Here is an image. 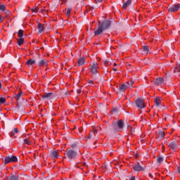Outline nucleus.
<instances>
[{
	"label": "nucleus",
	"mask_w": 180,
	"mask_h": 180,
	"mask_svg": "<svg viewBox=\"0 0 180 180\" xmlns=\"http://www.w3.org/2000/svg\"><path fill=\"white\" fill-rule=\"evenodd\" d=\"M112 127L114 131H122L123 127H124V122H123V120H120L117 122H113L112 123Z\"/></svg>",
	"instance_id": "1"
},
{
	"label": "nucleus",
	"mask_w": 180,
	"mask_h": 180,
	"mask_svg": "<svg viewBox=\"0 0 180 180\" xmlns=\"http://www.w3.org/2000/svg\"><path fill=\"white\" fill-rule=\"evenodd\" d=\"M98 25L101 29H103V30H108V29H109L112 25V22L109 20H105L102 22L99 21Z\"/></svg>",
	"instance_id": "2"
},
{
	"label": "nucleus",
	"mask_w": 180,
	"mask_h": 180,
	"mask_svg": "<svg viewBox=\"0 0 180 180\" xmlns=\"http://www.w3.org/2000/svg\"><path fill=\"white\" fill-rule=\"evenodd\" d=\"M11 162H18V158L15 155L13 156H6L4 158V165L9 164Z\"/></svg>",
	"instance_id": "3"
},
{
	"label": "nucleus",
	"mask_w": 180,
	"mask_h": 180,
	"mask_svg": "<svg viewBox=\"0 0 180 180\" xmlns=\"http://www.w3.org/2000/svg\"><path fill=\"white\" fill-rule=\"evenodd\" d=\"M66 155L69 160H75V158H77V152L69 149L66 150Z\"/></svg>",
	"instance_id": "4"
},
{
	"label": "nucleus",
	"mask_w": 180,
	"mask_h": 180,
	"mask_svg": "<svg viewBox=\"0 0 180 180\" xmlns=\"http://www.w3.org/2000/svg\"><path fill=\"white\" fill-rule=\"evenodd\" d=\"M135 103L137 108H139V109H144V108H146V104H144V101L141 98H138L136 101Z\"/></svg>",
	"instance_id": "5"
},
{
	"label": "nucleus",
	"mask_w": 180,
	"mask_h": 180,
	"mask_svg": "<svg viewBox=\"0 0 180 180\" xmlns=\"http://www.w3.org/2000/svg\"><path fill=\"white\" fill-rule=\"evenodd\" d=\"M54 98V94L53 93H44L41 96L42 99H47L48 101H50V99H53Z\"/></svg>",
	"instance_id": "6"
},
{
	"label": "nucleus",
	"mask_w": 180,
	"mask_h": 180,
	"mask_svg": "<svg viewBox=\"0 0 180 180\" xmlns=\"http://www.w3.org/2000/svg\"><path fill=\"white\" fill-rule=\"evenodd\" d=\"M134 171L139 172V171H144L145 168L144 167L141 166L140 165V162H138L134 165Z\"/></svg>",
	"instance_id": "7"
},
{
	"label": "nucleus",
	"mask_w": 180,
	"mask_h": 180,
	"mask_svg": "<svg viewBox=\"0 0 180 180\" xmlns=\"http://www.w3.org/2000/svg\"><path fill=\"white\" fill-rule=\"evenodd\" d=\"M180 9V4H174L169 8V12H176V11H179Z\"/></svg>",
	"instance_id": "8"
},
{
	"label": "nucleus",
	"mask_w": 180,
	"mask_h": 180,
	"mask_svg": "<svg viewBox=\"0 0 180 180\" xmlns=\"http://www.w3.org/2000/svg\"><path fill=\"white\" fill-rule=\"evenodd\" d=\"M167 146L172 150H176L178 148V144L175 141L167 143Z\"/></svg>",
	"instance_id": "9"
},
{
	"label": "nucleus",
	"mask_w": 180,
	"mask_h": 180,
	"mask_svg": "<svg viewBox=\"0 0 180 180\" xmlns=\"http://www.w3.org/2000/svg\"><path fill=\"white\" fill-rule=\"evenodd\" d=\"M154 84L155 85H162L164 84V78L162 77H158L155 79Z\"/></svg>",
	"instance_id": "10"
},
{
	"label": "nucleus",
	"mask_w": 180,
	"mask_h": 180,
	"mask_svg": "<svg viewBox=\"0 0 180 180\" xmlns=\"http://www.w3.org/2000/svg\"><path fill=\"white\" fill-rule=\"evenodd\" d=\"M104 30L98 25V29L94 31V36H99L103 33Z\"/></svg>",
	"instance_id": "11"
},
{
	"label": "nucleus",
	"mask_w": 180,
	"mask_h": 180,
	"mask_svg": "<svg viewBox=\"0 0 180 180\" xmlns=\"http://www.w3.org/2000/svg\"><path fill=\"white\" fill-rule=\"evenodd\" d=\"M37 65H39V66L41 65V67H45V66L48 65L47 60L41 59V60H39L38 62Z\"/></svg>",
	"instance_id": "12"
},
{
	"label": "nucleus",
	"mask_w": 180,
	"mask_h": 180,
	"mask_svg": "<svg viewBox=\"0 0 180 180\" xmlns=\"http://www.w3.org/2000/svg\"><path fill=\"white\" fill-rule=\"evenodd\" d=\"M51 158H52L53 160H56L57 158H58V153L57 152V150H53L51 153Z\"/></svg>",
	"instance_id": "13"
},
{
	"label": "nucleus",
	"mask_w": 180,
	"mask_h": 180,
	"mask_svg": "<svg viewBox=\"0 0 180 180\" xmlns=\"http://www.w3.org/2000/svg\"><path fill=\"white\" fill-rule=\"evenodd\" d=\"M131 5V0H127L125 3L123 4L122 9H127L128 6Z\"/></svg>",
	"instance_id": "14"
},
{
	"label": "nucleus",
	"mask_w": 180,
	"mask_h": 180,
	"mask_svg": "<svg viewBox=\"0 0 180 180\" xmlns=\"http://www.w3.org/2000/svg\"><path fill=\"white\" fill-rule=\"evenodd\" d=\"M18 133H19V130L18 129V128H14L10 133H9V136L11 137H13V136H15V134H18Z\"/></svg>",
	"instance_id": "15"
},
{
	"label": "nucleus",
	"mask_w": 180,
	"mask_h": 180,
	"mask_svg": "<svg viewBox=\"0 0 180 180\" xmlns=\"http://www.w3.org/2000/svg\"><path fill=\"white\" fill-rule=\"evenodd\" d=\"M38 30L39 33H43V32H44V27L43 26V24L40 22L38 23Z\"/></svg>",
	"instance_id": "16"
},
{
	"label": "nucleus",
	"mask_w": 180,
	"mask_h": 180,
	"mask_svg": "<svg viewBox=\"0 0 180 180\" xmlns=\"http://www.w3.org/2000/svg\"><path fill=\"white\" fill-rule=\"evenodd\" d=\"M125 89H127V85L122 84L119 87V91L120 92H124Z\"/></svg>",
	"instance_id": "17"
},
{
	"label": "nucleus",
	"mask_w": 180,
	"mask_h": 180,
	"mask_svg": "<svg viewBox=\"0 0 180 180\" xmlns=\"http://www.w3.org/2000/svg\"><path fill=\"white\" fill-rule=\"evenodd\" d=\"M96 131H98V130L96 129H94V131H91L90 133V134L88 136L87 139H92V137H95V136H96L95 133H96Z\"/></svg>",
	"instance_id": "18"
},
{
	"label": "nucleus",
	"mask_w": 180,
	"mask_h": 180,
	"mask_svg": "<svg viewBox=\"0 0 180 180\" xmlns=\"http://www.w3.org/2000/svg\"><path fill=\"white\" fill-rule=\"evenodd\" d=\"M85 64V58H80L78 60V65H84Z\"/></svg>",
	"instance_id": "19"
},
{
	"label": "nucleus",
	"mask_w": 180,
	"mask_h": 180,
	"mask_svg": "<svg viewBox=\"0 0 180 180\" xmlns=\"http://www.w3.org/2000/svg\"><path fill=\"white\" fill-rule=\"evenodd\" d=\"M155 103L156 106H160V105H161V98H160V97H156L155 98Z\"/></svg>",
	"instance_id": "20"
},
{
	"label": "nucleus",
	"mask_w": 180,
	"mask_h": 180,
	"mask_svg": "<svg viewBox=\"0 0 180 180\" xmlns=\"http://www.w3.org/2000/svg\"><path fill=\"white\" fill-rule=\"evenodd\" d=\"M33 64H36V60L29 59L27 61V65H33Z\"/></svg>",
	"instance_id": "21"
},
{
	"label": "nucleus",
	"mask_w": 180,
	"mask_h": 180,
	"mask_svg": "<svg viewBox=\"0 0 180 180\" xmlns=\"http://www.w3.org/2000/svg\"><path fill=\"white\" fill-rule=\"evenodd\" d=\"M22 94L23 92H22V90H20V92L18 94H16V96H15V99H16L17 101H19L20 98H22Z\"/></svg>",
	"instance_id": "22"
},
{
	"label": "nucleus",
	"mask_w": 180,
	"mask_h": 180,
	"mask_svg": "<svg viewBox=\"0 0 180 180\" xmlns=\"http://www.w3.org/2000/svg\"><path fill=\"white\" fill-rule=\"evenodd\" d=\"M162 161H164V158L162 157L161 155H158V158H157V162L158 164H162Z\"/></svg>",
	"instance_id": "23"
},
{
	"label": "nucleus",
	"mask_w": 180,
	"mask_h": 180,
	"mask_svg": "<svg viewBox=\"0 0 180 180\" xmlns=\"http://www.w3.org/2000/svg\"><path fill=\"white\" fill-rule=\"evenodd\" d=\"M17 41H18L17 43L18 46H22V44L25 43V39L23 38L17 39Z\"/></svg>",
	"instance_id": "24"
},
{
	"label": "nucleus",
	"mask_w": 180,
	"mask_h": 180,
	"mask_svg": "<svg viewBox=\"0 0 180 180\" xmlns=\"http://www.w3.org/2000/svg\"><path fill=\"white\" fill-rule=\"evenodd\" d=\"M6 11V6L0 3V11L5 12Z\"/></svg>",
	"instance_id": "25"
},
{
	"label": "nucleus",
	"mask_w": 180,
	"mask_h": 180,
	"mask_svg": "<svg viewBox=\"0 0 180 180\" xmlns=\"http://www.w3.org/2000/svg\"><path fill=\"white\" fill-rule=\"evenodd\" d=\"M23 33H24V31L23 30H18V36L20 39L22 38L23 37Z\"/></svg>",
	"instance_id": "26"
},
{
	"label": "nucleus",
	"mask_w": 180,
	"mask_h": 180,
	"mask_svg": "<svg viewBox=\"0 0 180 180\" xmlns=\"http://www.w3.org/2000/svg\"><path fill=\"white\" fill-rule=\"evenodd\" d=\"M143 50L146 52V54H148V51H150L148 46H143Z\"/></svg>",
	"instance_id": "27"
},
{
	"label": "nucleus",
	"mask_w": 180,
	"mask_h": 180,
	"mask_svg": "<svg viewBox=\"0 0 180 180\" xmlns=\"http://www.w3.org/2000/svg\"><path fill=\"white\" fill-rule=\"evenodd\" d=\"M6 103V99L4 97L0 98V105H4V103Z\"/></svg>",
	"instance_id": "28"
},
{
	"label": "nucleus",
	"mask_w": 180,
	"mask_h": 180,
	"mask_svg": "<svg viewBox=\"0 0 180 180\" xmlns=\"http://www.w3.org/2000/svg\"><path fill=\"white\" fill-rule=\"evenodd\" d=\"M10 180H18L19 179L16 176V175L11 174L9 176Z\"/></svg>",
	"instance_id": "29"
},
{
	"label": "nucleus",
	"mask_w": 180,
	"mask_h": 180,
	"mask_svg": "<svg viewBox=\"0 0 180 180\" xmlns=\"http://www.w3.org/2000/svg\"><path fill=\"white\" fill-rule=\"evenodd\" d=\"M174 72H180V64H179L174 70Z\"/></svg>",
	"instance_id": "30"
},
{
	"label": "nucleus",
	"mask_w": 180,
	"mask_h": 180,
	"mask_svg": "<svg viewBox=\"0 0 180 180\" xmlns=\"http://www.w3.org/2000/svg\"><path fill=\"white\" fill-rule=\"evenodd\" d=\"M165 133H164L163 131H160L158 133V137L160 139H162L163 137H165Z\"/></svg>",
	"instance_id": "31"
},
{
	"label": "nucleus",
	"mask_w": 180,
	"mask_h": 180,
	"mask_svg": "<svg viewBox=\"0 0 180 180\" xmlns=\"http://www.w3.org/2000/svg\"><path fill=\"white\" fill-rule=\"evenodd\" d=\"M24 144H27L28 146H30L32 144V141H29L27 139H24Z\"/></svg>",
	"instance_id": "32"
},
{
	"label": "nucleus",
	"mask_w": 180,
	"mask_h": 180,
	"mask_svg": "<svg viewBox=\"0 0 180 180\" xmlns=\"http://www.w3.org/2000/svg\"><path fill=\"white\" fill-rule=\"evenodd\" d=\"M91 71L92 74H94V75L98 74V70H96L95 68H91Z\"/></svg>",
	"instance_id": "33"
},
{
	"label": "nucleus",
	"mask_w": 180,
	"mask_h": 180,
	"mask_svg": "<svg viewBox=\"0 0 180 180\" xmlns=\"http://www.w3.org/2000/svg\"><path fill=\"white\" fill-rule=\"evenodd\" d=\"M71 11H72L71 8H68L67 13H66L67 16H70V15H71Z\"/></svg>",
	"instance_id": "34"
},
{
	"label": "nucleus",
	"mask_w": 180,
	"mask_h": 180,
	"mask_svg": "<svg viewBox=\"0 0 180 180\" xmlns=\"http://www.w3.org/2000/svg\"><path fill=\"white\" fill-rule=\"evenodd\" d=\"M91 68H94V69L98 68V63H93L91 65Z\"/></svg>",
	"instance_id": "35"
},
{
	"label": "nucleus",
	"mask_w": 180,
	"mask_h": 180,
	"mask_svg": "<svg viewBox=\"0 0 180 180\" xmlns=\"http://www.w3.org/2000/svg\"><path fill=\"white\" fill-rule=\"evenodd\" d=\"M31 11H32V12H34V13H37V12H39V10L38 9H37V8H32L31 9Z\"/></svg>",
	"instance_id": "36"
},
{
	"label": "nucleus",
	"mask_w": 180,
	"mask_h": 180,
	"mask_svg": "<svg viewBox=\"0 0 180 180\" xmlns=\"http://www.w3.org/2000/svg\"><path fill=\"white\" fill-rule=\"evenodd\" d=\"M71 147H72V148H75V147H77V143H72L71 144Z\"/></svg>",
	"instance_id": "37"
},
{
	"label": "nucleus",
	"mask_w": 180,
	"mask_h": 180,
	"mask_svg": "<svg viewBox=\"0 0 180 180\" xmlns=\"http://www.w3.org/2000/svg\"><path fill=\"white\" fill-rule=\"evenodd\" d=\"M4 12H5L6 15H9V14L11 13V11H10L6 10V11H4Z\"/></svg>",
	"instance_id": "38"
},
{
	"label": "nucleus",
	"mask_w": 180,
	"mask_h": 180,
	"mask_svg": "<svg viewBox=\"0 0 180 180\" xmlns=\"http://www.w3.org/2000/svg\"><path fill=\"white\" fill-rule=\"evenodd\" d=\"M133 84H134V81L131 80L130 82L129 83V85H130L131 86H133Z\"/></svg>",
	"instance_id": "39"
},
{
	"label": "nucleus",
	"mask_w": 180,
	"mask_h": 180,
	"mask_svg": "<svg viewBox=\"0 0 180 180\" xmlns=\"http://www.w3.org/2000/svg\"><path fill=\"white\" fill-rule=\"evenodd\" d=\"M129 128V130H131V133H134V130H133V127H128V129Z\"/></svg>",
	"instance_id": "40"
},
{
	"label": "nucleus",
	"mask_w": 180,
	"mask_h": 180,
	"mask_svg": "<svg viewBox=\"0 0 180 180\" xmlns=\"http://www.w3.org/2000/svg\"><path fill=\"white\" fill-rule=\"evenodd\" d=\"M104 64H105V65H108V64H109V60H105L104 61Z\"/></svg>",
	"instance_id": "41"
},
{
	"label": "nucleus",
	"mask_w": 180,
	"mask_h": 180,
	"mask_svg": "<svg viewBox=\"0 0 180 180\" xmlns=\"http://www.w3.org/2000/svg\"><path fill=\"white\" fill-rule=\"evenodd\" d=\"M129 180H136V176H132Z\"/></svg>",
	"instance_id": "42"
},
{
	"label": "nucleus",
	"mask_w": 180,
	"mask_h": 180,
	"mask_svg": "<svg viewBox=\"0 0 180 180\" xmlns=\"http://www.w3.org/2000/svg\"><path fill=\"white\" fill-rule=\"evenodd\" d=\"M112 112H117V108H113V109H112Z\"/></svg>",
	"instance_id": "43"
},
{
	"label": "nucleus",
	"mask_w": 180,
	"mask_h": 180,
	"mask_svg": "<svg viewBox=\"0 0 180 180\" xmlns=\"http://www.w3.org/2000/svg\"><path fill=\"white\" fill-rule=\"evenodd\" d=\"M89 84H94V81L89 80Z\"/></svg>",
	"instance_id": "44"
},
{
	"label": "nucleus",
	"mask_w": 180,
	"mask_h": 180,
	"mask_svg": "<svg viewBox=\"0 0 180 180\" xmlns=\"http://www.w3.org/2000/svg\"><path fill=\"white\" fill-rule=\"evenodd\" d=\"M20 106L19 105V104H17V105H16V108H17V109H20Z\"/></svg>",
	"instance_id": "45"
},
{
	"label": "nucleus",
	"mask_w": 180,
	"mask_h": 180,
	"mask_svg": "<svg viewBox=\"0 0 180 180\" xmlns=\"http://www.w3.org/2000/svg\"><path fill=\"white\" fill-rule=\"evenodd\" d=\"M77 94H81V89L77 90Z\"/></svg>",
	"instance_id": "46"
},
{
	"label": "nucleus",
	"mask_w": 180,
	"mask_h": 180,
	"mask_svg": "<svg viewBox=\"0 0 180 180\" xmlns=\"http://www.w3.org/2000/svg\"><path fill=\"white\" fill-rule=\"evenodd\" d=\"M178 172L180 174V166L178 167Z\"/></svg>",
	"instance_id": "47"
},
{
	"label": "nucleus",
	"mask_w": 180,
	"mask_h": 180,
	"mask_svg": "<svg viewBox=\"0 0 180 180\" xmlns=\"http://www.w3.org/2000/svg\"><path fill=\"white\" fill-rule=\"evenodd\" d=\"M41 11L42 13H43L44 12H46V10H44V9H41Z\"/></svg>",
	"instance_id": "48"
},
{
	"label": "nucleus",
	"mask_w": 180,
	"mask_h": 180,
	"mask_svg": "<svg viewBox=\"0 0 180 180\" xmlns=\"http://www.w3.org/2000/svg\"><path fill=\"white\" fill-rule=\"evenodd\" d=\"M113 71H117V68H113Z\"/></svg>",
	"instance_id": "49"
},
{
	"label": "nucleus",
	"mask_w": 180,
	"mask_h": 180,
	"mask_svg": "<svg viewBox=\"0 0 180 180\" xmlns=\"http://www.w3.org/2000/svg\"><path fill=\"white\" fill-rule=\"evenodd\" d=\"M1 88H2V83H1V82H0V89H1Z\"/></svg>",
	"instance_id": "50"
},
{
	"label": "nucleus",
	"mask_w": 180,
	"mask_h": 180,
	"mask_svg": "<svg viewBox=\"0 0 180 180\" xmlns=\"http://www.w3.org/2000/svg\"><path fill=\"white\" fill-rule=\"evenodd\" d=\"M97 2H102V0H96Z\"/></svg>",
	"instance_id": "51"
},
{
	"label": "nucleus",
	"mask_w": 180,
	"mask_h": 180,
	"mask_svg": "<svg viewBox=\"0 0 180 180\" xmlns=\"http://www.w3.org/2000/svg\"><path fill=\"white\" fill-rule=\"evenodd\" d=\"M116 65H117V64L116 63H114V67H116Z\"/></svg>",
	"instance_id": "52"
},
{
	"label": "nucleus",
	"mask_w": 180,
	"mask_h": 180,
	"mask_svg": "<svg viewBox=\"0 0 180 180\" xmlns=\"http://www.w3.org/2000/svg\"><path fill=\"white\" fill-rule=\"evenodd\" d=\"M149 176H153V174H151V173H149Z\"/></svg>",
	"instance_id": "53"
},
{
	"label": "nucleus",
	"mask_w": 180,
	"mask_h": 180,
	"mask_svg": "<svg viewBox=\"0 0 180 180\" xmlns=\"http://www.w3.org/2000/svg\"><path fill=\"white\" fill-rule=\"evenodd\" d=\"M62 2H67V0H62Z\"/></svg>",
	"instance_id": "54"
},
{
	"label": "nucleus",
	"mask_w": 180,
	"mask_h": 180,
	"mask_svg": "<svg viewBox=\"0 0 180 180\" xmlns=\"http://www.w3.org/2000/svg\"><path fill=\"white\" fill-rule=\"evenodd\" d=\"M79 133H82V130L79 129Z\"/></svg>",
	"instance_id": "55"
},
{
	"label": "nucleus",
	"mask_w": 180,
	"mask_h": 180,
	"mask_svg": "<svg viewBox=\"0 0 180 180\" xmlns=\"http://www.w3.org/2000/svg\"><path fill=\"white\" fill-rule=\"evenodd\" d=\"M162 147H163V151H165V148H164V146Z\"/></svg>",
	"instance_id": "56"
},
{
	"label": "nucleus",
	"mask_w": 180,
	"mask_h": 180,
	"mask_svg": "<svg viewBox=\"0 0 180 180\" xmlns=\"http://www.w3.org/2000/svg\"><path fill=\"white\" fill-rule=\"evenodd\" d=\"M83 165H84V167H85V165H86V163H84Z\"/></svg>",
	"instance_id": "57"
},
{
	"label": "nucleus",
	"mask_w": 180,
	"mask_h": 180,
	"mask_svg": "<svg viewBox=\"0 0 180 180\" xmlns=\"http://www.w3.org/2000/svg\"><path fill=\"white\" fill-rule=\"evenodd\" d=\"M94 144H96V141L94 143Z\"/></svg>",
	"instance_id": "58"
},
{
	"label": "nucleus",
	"mask_w": 180,
	"mask_h": 180,
	"mask_svg": "<svg viewBox=\"0 0 180 180\" xmlns=\"http://www.w3.org/2000/svg\"><path fill=\"white\" fill-rule=\"evenodd\" d=\"M142 141H144V140H142Z\"/></svg>",
	"instance_id": "59"
}]
</instances>
